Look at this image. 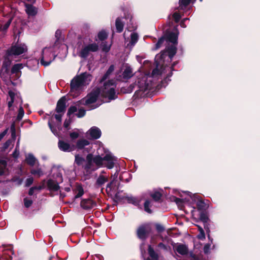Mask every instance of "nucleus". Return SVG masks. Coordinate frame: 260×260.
I'll list each match as a JSON object with an SVG mask.
<instances>
[{
	"instance_id": "29",
	"label": "nucleus",
	"mask_w": 260,
	"mask_h": 260,
	"mask_svg": "<svg viewBox=\"0 0 260 260\" xmlns=\"http://www.w3.org/2000/svg\"><path fill=\"white\" fill-rule=\"evenodd\" d=\"M191 0H179V8L183 10L188 6Z\"/></svg>"
},
{
	"instance_id": "42",
	"label": "nucleus",
	"mask_w": 260,
	"mask_h": 260,
	"mask_svg": "<svg viewBox=\"0 0 260 260\" xmlns=\"http://www.w3.org/2000/svg\"><path fill=\"white\" fill-rule=\"evenodd\" d=\"M164 41H165L164 37H161L160 39H159L157 43L155 45V49H157L161 47V45L164 42Z\"/></svg>"
},
{
	"instance_id": "58",
	"label": "nucleus",
	"mask_w": 260,
	"mask_h": 260,
	"mask_svg": "<svg viewBox=\"0 0 260 260\" xmlns=\"http://www.w3.org/2000/svg\"><path fill=\"white\" fill-rule=\"evenodd\" d=\"M204 204V203L201 201H200L198 202L197 203V206H198V207L199 208H202L203 207V205Z\"/></svg>"
},
{
	"instance_id": "14",
	"label": "nucleus",
	"mask_w": 260,
	"mask_h": 260,
	"mask_svg": "<svg viewBox=\"0 0 260 260\" xmlns=\"http://www.w3.org/2000/svg\"><path fill=\"white\" fill-rule=\"evenodd\" d=\"M134 75L132 69L128 65L123 66L122 68V77L124 79L131 78Z\"/></svg>"
},
{
	"instance_id": "47",
	"label": "nucleus",
	"mask_w": 260,
	"mask_h": 260,
	"mask_svg": "<svg viewBox=\"0 0 260 260\" xmlns=\"http://www.w3.org/2000/svg\"><path fill=\"white\" fill-rule=\"evenodd\" d=\"M34 179L32 177L28 178L25 181V186L27 187L29 186L33 183Z\"/></svg>"
},
{
	"instance_id": "24",
	"label": "nucleus",
	"mask_w": 260,
	"mask_h": 260,
	"mask_svg": "<svg viewBox=\"0 0 260 260\" xmlns=\"http://www.w3.org/2000/svg\"><path fill=\"white\" fill-rule=\"evenodd\" d=\"M114 66L113 65H111L108 71H107L106 73L104 75V76L103 77L102 79L101 80V82H104L105 80H106L107 78H109L110 75L114 71Z\"/></svg>"
},
{
	"instance_id": "3",
	"label": "nucleus",
	"mask_w": 260,
	"mask_h": 260,
	"mask_svg": "<svg viewBox=\"0 0 260 260\" xmlns=\"http://www.w3.org/2000/svg\"><path fill=\"white\" fill-rule=\"evenodd\" d=\"M60 43L57 40L52 47L44 48L42 52V57L40 60V63L42 65L46 67L49 66L54 59L57 54L55 50L60 47H63V45H59Z\"/></svg>"
},
{
	"instance_id": "60",
	"label": "nucleus",
	"mask_w": 260,
	"mask_h": 260,
	"mask_svg": "<svg viewBox=\"0 0 260 260\" xmlns=\"http://www.w3.org/2000/svg\"><path fill=\"white\" fill-rule=\"evenodd\" d=\"M158 247L160 248H163V249H167V247L166 246L162 243H160L158 245Z\"/></svg>"
},
{
	"instance_id": "54",
	"label": "nucleus",
	"mask_w": 260,
	"mask_h": 260,
	"mask_svg": "<svg viewBox=\"0 0 260 260\" xmlns=\"http://www.w3.org/2000/svg\"><path fill=\"white\" fill-rule=\"evenodd\" d=\"M12 143V141L11 140H8V141H7L4 144V145H3V149H7L9 146L10 145H11Z\"/></svg>"
},
{
	"instance_id": "27",
	"label": "nucleus",
	"mask_w": 260,
	"mask_h": 260,
	"mask_svg": "<svg viewBox=\"0 0 260 260\" xmlns=\"http://www.w3.org/2000/svg\"><path fill=\"white\" fill-rule=\"evenodd\" d=\"M23 68L22 63H17L14 65L11 69V73L12 74H16L18 73L21 69Z\"/></svg>"
},
{
	"instance_id": "49",
	"label": "nucleus",
	"mask_w": 260,
	"mask_h": 260,
	"mask_svg": "<svg viewBox=\"0 0 260 260\" xmlns=\"http://www.w3.org/2000/svg\"><path fill=\"white\" fill-rule=\"evenodd\" d=\"M173 17L176 22H178L181 18V15L177 12L174 13Z\"/></svg>"
},
{
	"instance_id": "12",
	"label": "nucleus",
	"mask_w": 260,
	"mask_h": 260,
	"mask_svg": "<svg viewBox=\"0 0 260 260\" xmlns=\"http://www.w3.org/2000/svg\"><path fill=\"white\" fill-rule=\"evenodd\" d=\"M59 149L64 152H71L74 150L75 146L71 145L69 143L59 140L58 143Z\"/></svg>"
},
{
	"instance_id": "28",
	"label": "nucleus",
	"mask_w": 260,
	"mask_h": 260,
	"mask_svg": "<svg viewBox=\"0 0 260 260\" xmlns=\"http://www.w3.org/2000/svg\"><path fill=\"white\" fill-rule=\"evenodd\" d=\"M9 95L10 98V100L8 102V107L9 108H10L12 106L13 104L15 102L16 95L13 91H9Z\"/></svg>"
},
{
	"instance_id": "52",
	"label": "nucleus",
	"mask_w": 260,
	"mask_h": 260,
	"mask_svg": "<svg viewBox=\"0 0 260 260\" xmlns=\"http://www.w3.org/2000/svg\"><path fill=\"white\" fill-rule=\"evenodd\" d=\"M198 238L202 240L205 239V234L203 230H201V232H200L199 234L198 235Z\"/></svg>"
},
{
	"instance_id": "63",
	"label": "nucleus",
	"mask_w": 260,
	"mask_h": 260,
	"mask_svg": "<svg viewBox=\"0 0 260 260\" xmlns=\"http://www.w3.org/2000/svg\"><path fill=\"white\" fill-rule=\"evenodd\" d=\"M198 228H199V232H201V230H203V229H202V227H201V226H199V225H198Z\"/></svg>"
},
{
	"instance_id": "61",
	"label": "nucleus",
	"mask_w": 260,
	"mask_h": 260,
	"mask_svg": "<svg viewBox=\"0 0 260 260\" xmlns=\"http://www.w3.org/2000/svg\"><path fill=\"white\" fill-rule=\"evenodd\" d=\"M69 125V123H68V122H67V121H66L64 122V126L65 127H68V126Z\"/></svg>"
},
{
	"instance_id": "31",
	"label": "nucleus",
	"mask_w": 260,
	"mask_h": 260,
	"mask_svg": "<svg viewBox=\"0 0 260 260\" xmlns=\"http://www.w3.org/2000/svg\"><path fill=\"white\" fill-rule=\"evenodd\" d=\"M131 43L132 45H134L138 40V35L136 32H133L131 35Z\"/></svg>"
},
{
	"instance_id": "6",
	"label": "nucleus",
	"mask_w": 260,
	"mask_h": 260,
	"mask_svg": "<svg viewBox=\"0 0 260 260\" xmlns=\"http://www.w3.org/2000/svg\"><path fill=\"white\" fill-rule=\"evenodd\" d=\"M174 31V32H169L167 35V41L173 44L171 47H168L167 49L170 60H172L173 56L175 55L177 50L176 45L177 44L179 32L177 29H175Z\"/></svg>"
},
{
	"instance_id": "2",
	"label": "nucleus",
	"mask_w": 260,
	"mask_h": 260,
	"mask_svg": "<svg viewBox=\"0 0 260 260\" xmlns=\"http://www.w3.org/2000/svg\"><path fill=\"white\" fill-rule=\"evenodd\" d=\"M102 149H104V148L100 147L98 149V152L99 154L92 158L93 162L99 167L104 166L108 169L113 168L115 162L116 161V157L113 156L111 153L108 151H105V155H103L102 154L100 155V151H101Z\"/></svg>"
},
{
	"instance_id": "13",
	"label": "nucleus",
	"mask_w": 260,
	"mask_h": 260,
	"mask_svg": "<svg viewBox=\"0 0 260 260\" xmlns=\"http://www.w3.org/2000/svg\"><path fill=\"white\" fill-rule=\"evenodd\" d=\"M87 134L91 139H98L101 136V131L98 127L93 126L87 132Z\"/></svg>"
},
{
	"instance_id": "33",
	"label": "nucleus",
	"mask_w": 260,
	"mask_h": 260,
	"mask_svg": "<svg viewBox=\"0 0 260 260\" xmlns=\"http://www.w3.org/2000/svg\"><path fill=\"white\" fill-rule=\"evenodd\" d=\"M49 126L51 131V132L54 134L55 136H58V128L56 126H53L50 121L48 122Z\"/></svg>"
},
{
	"instance_id": "56",
	"label": "nucleus",
	"mask_w": 260,
	"mask_h": 260,
	"mask_svg": "<svg viewBox=\"0 0 260 260\" xmlns=\"http://www.w3.org/2000/svg\"><path fill=\"white\" fill-rule=\"evenodd\" d=\"M8 131V128H6L4 132L0 134V141L4 137V136L7 134Z\"/></svg>"
},
{
	"instance_id": "40",
	"label": "nucleus",
	"mask_w": 260,
	"mask_h": 260,
	"mask_svg": "<svg viewBox=\"0 0 260 260\" xmlns=\"http://www.w3.org/2000/svg\"><path fill=\"white\" fill-rule=\"evenodd\" d=\"M84 193L83 189L81 187L79 186L77 188V193L75 196V198H78L81 197Z\"/></svg>"
},
{
	"instance_id": "7",
	"label": "nucleus",
	"mask_w": 260,
	"mask_h": 260,
	"mask_svg": "<svg viewBox=\"0 0 260 260\" xmlns=\"http://www.w3.org/2000/svg\"><path fill=\"white\" fill-rule=\"evenodd\" d=\"M27 51V47L24 44H16L11 46L7 50L6 57L18 56Z\"/></svg>"
},
{
	"instance_id": "21",
	"label": "nucleus",
	"mask_w": 260,
	"mask_h": 260,
	"mask_svg": "<svg viewBox=\"0 0 260 260\" xmlns=\"http://www.w3.org/2000/svg\"><path fill=\"white\" fill-rule=\"evenodd\" d=\"M89 144V142L88 140L85 139L79 140L77 141L76 144V147L78 149H82L85 146H87Z\"/></svg>"
},
{
	"instance_id": "38",
	"label": "nucleus",
	"mask_w": 260,
	"mask_h": 260,
	"mask_svg": "<svg viewBox=\"0 0 260 260\" xmlns=\"http://www.w3.org/2000/svg\"><path fill=\"white\" fill-rule=\"evenodd\" d=\"M11 136L13 139L15 140L16 139V129H15V123H13L11 125Z\"/></svg>"
},
{
	"instance_id": "4",
	"label": "nucleus",
	"mask_w": 260,
	"mask_h": 260,
	"mask_svg": "<svg viewBox=\"0 0 260 260\" xmlns=\"http://www.w3.org/2000/svg\"><path fill=\"white\" fill-rule=\"evenodd\" d=\"M115 87L114 81L110 80L107 83H105L103 87L101 89H98L100 91L101 97L112 100L116 98Z\"/></svg>"
},
{
	"instance_id": "55",
	"label": "nucleus",
	"mask_w": 260,
	"mask_h": 260,
	"mask_svg": "<svg viewBox=\"0 0 260 260\" xmlns=\"http://www.w3.org/2000/svg\"><path fill=\"white\" fill-rule=\"evenodd\" d=\"M70 136L72 139H75L79 137V134L77 132H72L70 133Z\"/></svg>"
},
{
	"instance_id": "19",
	"label": "nucleus",
	"mask_w": 260,
	"mask_h": 260,
	"mask_svg": "<svg viewBox=\"0 0 260 260\" xmlns=\"http://www.w3.org/2000/svg\"><path fill=\"white\" fill-rule=\"evenodd\" d=\"M148 253L150 258H148L146 260H158V255L154 251L151 245H149L148 246Z\"/></svg>"
},
{
	"instance_id": "18",
	"label": "nucleus",
	"mask_w": 260,
	"mask_h": 260,
	"mask_svg": "<svg viewBox=\"0 0 260 260\" xmlns=\"http://www.w3.org/2000/svg\"><path fill=\"white\" fill-rule=\"evenodd\" d=\"M175 250L176 252L181 255H185L188 252L187 247L184 245L179 244L175 247Z\"/></svg>"
},
{
	"instance_id": "5",
	"label": "nucleus",
	"mask_w": 260,
	"mask_h": 260,
	"mask_svg": "<svg viewBox=\"0 0 260 260\" xmlns=\"http://www.w3.org/2000/svg\"><path fill=\"white\" fill-rule=\"evenodd\" d=\"M98 49L99 46L95 43L80 45L77 48V53L81 57L85 58L87 57L90 53L97 51Z\"/></svg>"
},
{
	"instance_id": "10",
	"label": "nucleus",
	"mask_w": 260,
	"mask_h": 260,
	"mask_svg": "<svg viewBox=\"0 0 260 260\" xmlns=\"http://www.w3.org/2000/svg\"><path fill=\"white\" fill-rule=\"evenodd\" d=\"M151 228L149 224H144L139 227L137 230L138 237L141 239H145L147 234L150 232Z\"/></svg>"
},
{
	"instance_id": "57",
	"label": "nucleus",
	"mask_w": 260,
	"mask_h": 260,
	"mask_svg": "<svg viewBox=\"0 0 260 260\" xmlns=\"http://www.w3.org/2000/svg\"><path fill=\"white\" fill-rule=\"evenodd\" d=\"M188 20V18H185V19H184L183 20H182L180 23V25L181 27H186V25H185V21Z\"/></svg>"
},
{
	"instance_id": "41",
	"label": "nucleus",
	"mask_w": 260,
	"mask_h": 260,
	"mask_svg": "<svg viewBox=\"0 0 260 260\" xmlns=\"http://www.w3.org/2000/svg\"><path fill=\"white\" fill-rule=\"evenodd\" d=\"M151 197L154 200L158 201L161 197V194L159 192H155L152 194Z\"/></svg>"
},
{
	"instance_id": "44",
	"label": "nucleus",
	"mask_w": 260,
	"mask_h": 260,
	"mask_svg": "<svg viewBox=\"0 0 260 260\" xmlns=\"http://www.w3.org/2000/svg\"><path fill=\"white\" fill-rule=\"evenodd\" d=\"M11 19H9L6 23H5L3 25H2L1 27L2 30H7L8 27H9L11 23Z\"/></svg>"
},
{
	"instance_id": "16",
	"label": "nucleus",
	"mask_w": 260,
	"mask_h": 260,
	"mask_svg": "<svg viewBox=\"0 0 260 260\" xmlns=\"http://www.w3.org/2000/svg\"><path fill=\"white\" fill-rule=\"evenodd\" d=\"M26 13L28 16H35L37 13V9L31 5L25 4Z\"/></svg>"
},
{
	"instance_id": "34",
	"label": "nucleus",
	"mask_w": 260,
	"mask_h": 260,
	"mask_svg": "<svg viewBox=\"0 0 260 260\" xmlns=\"http://www.w3.org/2000/svg\"><path fill=\"white\" fill-rule=\"evenodd\" d=\"M24 110L21 106H20L18 111V114L17 117V119L18 120H21L22 117L24 116Z\"/></svg>"
},
{
	"instance_id": "64",
	"label": "nucleus",
	"mask_w": 260,
	"mask_h": 260,
	"mask_svg": "<svg viewBox=\"0 0 260 260\" xmlns=\"http://www.w3.org/2000/svg\"><path fill=\"white\" fill-rule=\"evenodd\" d=\"M201 218L203 220H204V221H205V219L203 217V215H202L201 216Z\"/></svg>"
},
{
	"instance_id": "23",
	"label": "nucleus",
	"mask_w": 260,
	"mask_h": 260,
	"mask_svg": "<svg viewBox=\"0 0 260 260\" xmlns=\"http://www.w3.org/2000/svg\"><path fill=\"white\" fill-rule=\"evenodd\" d=\"M115 25L117 31L118 32H121L122 31L123 29L124 23L119 18H118L116 20Z\"/></svg>"
},
{
	"instance_id": "53",
	"label": "nucleus",
	"mask_w": 260,
	"mask_h": 260,
	"mask_svg": "<svg viewBox=\"0 0 260 260\" xmlns=\"http://www.w3.org/2000/svg\"><path fill=\"white\" fill-rule=\"evenodd\" d=\"M139 83L140 88L142 90L145 91V90H148V89H149V84L148 83H145L144 86H142L141 85V84L140 83V82H139Z\"/></svg>"
},
{
	"instance_id": "48",
	"label": "nucleus",
	"mask_w": 260,
	"mask_h": 260,
	"mask_svg": "<svg viewBox=\"0 0 260 260\" xmlns=\"http://www.w3.org/2000/svg\"><path fill=\"white\" fill-rule=\"evenodd\" d=\"M63 114V113H57V114L54 115L55 119L60 123L61 122L62 116Z\"/></svg>"
},
{
	"instance_id": "43",
	"label": "nucleus",
	"mask_w": 260,
	"mask_h": 260,
	"mask_svg": "<svg viewBox=\"0 0 260 260\" xmlns=\"http://www.w3.org/2000/svg\"><path fill=\"white\" fill-rule=\"evenodd\" d=\"M85 110L82 108L79 109L76 115L78 117L81 118L83 117L85 115Z\"/></svg>"
},
{
	"instance_id": "37",
	"label": "nucleus",
	"mask_w": 260,
	"mask_h": 260,
	"mask_svg": "<svg viewBox=\"0 0 260 260\" xmlns=\"http://www.w3.org/2000/svg\"><path fill=\"white\" fill-rule=\"evenodd\" d=\"M107 37V33L104 30L101 31L98 34V38L101 41L105 40Z\"/></svg>"
},
{
	"instance_id": "30",
	"label": "nucleus",
	"mask_w": 260,
	"mask_h": 260,
	"mask_svg": "<svg viewBox=\"0 0 260 260\" xmlns=\"http://www.w3.org/2000/svg\"><path fill=\"white\" fill-rule=\"evenodd\" d=\"M84 158L80 156L79 155H76L75 156V162L78 166L82 165L84 162Z\"/></svg>"
},
{
	"instance_id": "59",
	"label": "nucleus",
	"mask_w": 260,
	"mask_h": 260,
	"mask_svg": "<svg viewBox=\"0 0 260 260\" xmlns=\"http://www.w3.org/2000/svg\"><path fill=\"white\" fill-rule=\"evenodd\" d=\"M36 188H37L36 187H31V188H30L29 190V192H28L29 195L32 196L33 194V193H34V190Z\"/></svg>"
},
{
	"instance_id": "45",
	"label": "nucleus",
	"mask_w": 260,
	"mask_h": 260,
	"mask_svg": "<svg viewBox=\"0 0 260 260\" xmlns=\"http://www.w3.org/2000/svg\"><path fill=\"white\" fill-rule=\"evenodd\" d=\"M32 204V201L31 200H28L27 198L24 199V204L25 207H29Z\"/></svg>"
},
{
	"instance_id": "26",
	"label": "nucleus",
	"mask_w": 260,
	"mask_h": 260,
	"mask_svg": "<svg viewBox=\"0 0 260 260\" xmlns=\"http://www.w3.org/2000/svg\"><path fill=\"white\" fill-rule=\"evenodd\" d=\"M108 178L103 175H100L96 180V184L99 186L103 185L105 183L108 181Z\"/></svg>"
},
{
	"instance_id": "20",
	"label": "nucleus",
	"mask_w": 260,
	"mask_h": 260,
	"mask_svg": "<svg viewBox=\"0 0 260 260\" xmlns=\"http://www.w3.org/2000/svg\"><path fill=\"white\" fill-rule=\"evenodd\" d=\"M25 160L27 164L33 166L37 162V159L32 154H28L26 156Z\"/></svg>"
},
{
	"instance_id": "15",
	"label": "nucleus",
	"mask_w": 260,
	"mask_h": 260,
	"mask_svg": "<svg viewBox=\"0 0 260 260\" xmlns=\"http://www.w3.org/2000/svg\"><path fill=\"white\" fill-rule=\"evenodd\" d=\"M66 99L65 96L60 98L58 101L56 107V112L58 113H64L66 109Z\"/></svg>"
},
{
	"instance_id": "22",
	"label": "nucleus",
	"mask_w": 260,
	"mask_h": 260,
	"mask_svg": "<svg viewBox=\"0 0 260 260\" xmlns=\"http://www.w3.org/2000/svg\"><path fill=\"white\" fill-rule=\"evenodd\" d=\"M172 200L174 201L176 204L178 205V207L180 209H182L183 208V201L185 200L186 201H189V199L185 198L184 199H179L175 197H172Z\"/></svg>"
},
{
	"instance_id": "36",
	"label": "nucleus",
	"mask_w": 260,
	"mask_h": 260,
	"mask_svg": "<svg viewBox=\"0 0 260 260\" xmlns=\"http://www.w3.org/2000/svg\"><path fill=\"white\" fill-rule=\"evenodd\" d=\"M150 204H151V203L148 200L146 201L144 203L145 211L146 212H148V213H151V210L150 209V207L151 206Z\"/></svg>"
},
{
	"instance_id": "25",
	"label": "nucleus",
	"mask_w": 260,
	"mask_h": 260,
	"mask_svg": "<svg viewBox=\"0 0 260 260\" xmlns=\"http://www.w3.org/2000/svg\"><path fill=\"white\" fill-rule=\"evenodd\" d=\"M81 104L79 101L75 106H72L70 107L68 111V115L70 116L71 114L77 111L78 109L79 108V105Z\"/></svg>"
},
{
	"instance_id": "1",
	"label": "nucleus",
	"mask_w": 260,
	"mask_h": 260,
	"mask_svg": "<svg viewBox=\"0 0 260 260\" xmlns=\"http://www.w3.org/2000/svg\"><path fill=\"white\" fill-rule=\"evenodd\" d=\"M91 79V76L87 73H83L74 77L71 82L70 94L73 97L77 96L84 87L89 84Z\"/></svg>"
},
{
	"instance_id": "35",
	"label": "nucleus",
	"mask_w": 260,
	"mask_h": 260,
	"mask_svg": "<svg viewBox=\"0 0 260 260\" xmlns=\"http://www.w3.org/2000/svg\"><path fill=\"white\" fill-rule=\"evenodd\" d=\"M110 47H111V44H108L106 42L103 43V45L102 46V49L103 51H104L105 52H108L110 49Z\"/></svg>"
},
{
	"instance_id": "39",
	"label": "nucleus",
	"mask_w": 260,
	"mask_h": 260,
	"mask_svg": "<svg viewBox=\"0 0 260 260\" xmlns=\"http://www.w3.org/2000/svg\"><path fill=\"white\" fill-rule=\"evenodd\" d=\"M19 140H18L15 150L14 151V152L13 153V156L15 158H17L19 155Z\"/></svg>"
},
{
	"instance_id": "50",
	"label": "nucleus",
	"mask_w": 260,
	"mask_h": 260,
	"mask_svg": "<svg viewBox=\"0 0 260 260\" xmlns=\"http://www.w3.org/2000/svg\"><path fill=\"white\" fill-rule=\"evenodd\" d=\"M211 244H206L205 245L204 247V252L205 253H208L210 252Z\"/></svg>"
},
{
	"instance_id": "62",
	"label": "nucleus",
	"mask_w": 260,
	"mask_h": 260,
	"mask_svg": "<svg viewBox=\"0 0 260 260\" xmlns=\"http://www.w3.org/2000/svg\"><path fill=\"white\" fill-rule=\"evenodd\" d=\"M27 1L31 3H35L36 2V0H27Z\"/></svg>"
},
{
	"instance_id": "32",
	"label": "nucleus",
	"mask_w": 260,
	"mask_h": 260,
	"mask_svg": "<svg viewBox=\"0 0 260 260\" xmlns=\"http://www.w3.org/2000/svg\"><path fill=\"white\" fill-rule=\"evenodd\" d=\"M31 173L34 175H37L38 177H40L43 175V173L40 168L37 169H32L30 171Z\"/></svg>"
},
{
	"instance_id": "11",
	"label": "nucleus",
	"mask_w": 260,
	"mask_h": 260,
	"mask_svg": "<svg viewBox=\"0 0 260 260\" xmlns=\"http://www.w3.org/2000/svg\"><path fill=\"white\" fill-rule=\"evenodd\" d=\"M58 180L55 181L52 179H49L47 181V186L50 190L56 191L58 190L59 186L58 184L62 182V177L60 174L57 175Z\"/></svg>"
},
{
	"instance_id": "9",
	"label": "nucleus",
	"mask_w": 260,
	"mask_h": 260,
	"mask_svg": "<svg viewBox=\"0 0 260 260\" xmlns=\"http://www.w3.org/2000/svg\"><path fill=\"white\" fill-rule=\"evenodd\" d=\"M165 55V52H163L161 55H157L155 57V62L156 63V68L154 69L152 72V77H156L159 75H161L162 73H165L167 72V70L169 71L170 69V68L169 67H162L161 68V71L158 69L159 67V64L160 63V61H158V60L159 58L162 59L164 57V56Z\"/></svg>"
},
{
	"instance_id": "46",
	"label": "nucleus",
	"mask_w": 260,
	"mask_h": 260,
	"mask_svg": "<svg viewBox=\"0 0 260 260\" xmlns=\"http://www.w3.org/2000/svg\"><path fill=\"white\" fill-rule=\"evenodd\" d=\"M114 183V180L108 183L106 187V191L108 193H110L112 190V185Z\"/></svg>"
},
{
	"instance_id": "8",
	"label": "nucleus",
	"mask_w": 260,
	"mask_h": 260,
	"mask_svg": "<svg viewBox=\"0 0 260 260\" xmlns=\"http://www.w3.org/2000/svg\"><path fill=\"white\" fill-rule=\"evenodd\" d=\"M99 96H101L100 91L98 89H96L89 93L85 98L80 101L79 102L81 104L88 106L95 103Z\"/></svg>"
},
{
	"instance_id": "17",
	"label": "nucleus",
	"mask_w": 260,
	"mask_h": 260,
	"mask_svg": "<svg viewBox=\"0 0 260 260\" xmlns=\"http://www.w3.org/2000/svg\"><path fill=\"white\" fill-rule=\"evenodd\" d=\"M7 162L5 159L0 160V175H6L8 172Z\"/></svg>"
},
{
	"instance_id": "51",
	"label": "nucleus",
	"mask_w": 260,
	"mask_h": 260,
	"mask_svg": "<svg viewBox=\"0 0 260 260\" xmlns=\"http://www.w3.org/2000/svg\"><path fill=\"white\" fill-rule=\"evenodd\" d=\"M190 259L191 260H201V256L199 255H196L192 253L190 254Z\"/></svg>"
}]
</instances>
